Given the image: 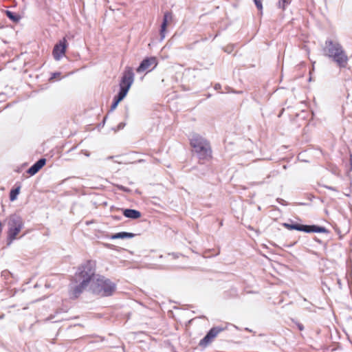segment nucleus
<instances>
[{"label": "nucleus", "mask_w": 352, "mask_h": 352, "mask_svg": "<svg viewBox=\"0 0 352 352\" xmlns=\"http://www.w3.org/2000/svg\"><path fill=\"white\" fill-rule=\"evenodd\" d=\"M192 152L196 155L199 163L204 164L212 160V149L209 140L199 134H194L190 139Z\"/></svg>", "instance_id": "1"}, {"label": "nucleus", "mask_w": 352, "mask_h": 352, "mask_svg": "<svg viewBox=\"0 0 352 352\" xmlns=\"http://www.w3.org/2000/svg\"><path fill=\"white\" fill-rule=\"evenodd\" d=\"M325 56L331 58L340 68H345L348 65L349 58L342 46L338 42L327 41L324 48Z\"/></svg>", "instance_id": "2"}, {"label": "nucleus", "mask_w": 352, "mask_h": 352, "mask_svg": "<svg viewBox=\"0 0 352 352\" xmlns=\"http://www.w3.org/2000/svg\"><path fill=\"white\" fill-rule=\"evenodd\" d=\"M134 80V73L133 68L131 67H126L120 82V91L118 94L114 98L113 102L111 106V110L113 111L117 107L119 102L122 100L126 96L131 85Z\"/></svg>", "instance_id": "3"}, {"label": "nucleus", "mask_w": 352, "mask_h": 352, "mask_svg": "<svg viewBox=\"0 0 352 352\" xmlns=\"http://www.w3.org/2000/svg\"><path fill=\"white\" fill-rule=\"evenodd\" d=\"M93 293L101 297L111 296L116 290V285L109 279L103 276L98 277L94 281L92 286Z\"/></svg>", "instance_id": "4"}, {"label": "nucleus", "mask_w": 352, "mask_h": 352, "mask_svg": "<svg viewBox=\"0 0 352 352\" xmlns=\"http://www.w3.org/2000/svg\"><path fill=\"white\" fill-rule=\"evenodd\" d=\"M96 262L93 261H87L85 263L78 267L76 274V278L79 280H82L84 285H89L90 281L95 276Z\"/></svg>", "instance_id": "5"}, {"label": "nucleus", "mask_w": 352, "mask_h": 352, "mask_svg": "<svg viewBox=\"0 0 352 352\" xmlns=\"http://www.w3.org/2000/svg\"><path fill=\"white\" fill-rule=\"evenodd\" d=\"M8 240L9 243L14 241L23 227L22 219L17 215H11L8 221Z\"/></svg>", "instance_id": "6"}, {"label": "nucleus", "mask_w": 352, "mask_h": 352, "mask_svg": "<svg viewBox=\"0 0 352 352\" xmlns=\"http://www.w3.org/2000/svg\"><path fill=\"white\" fill-rule=\"evenodd\" d=\"M283 227L285 228L292 230H296L298 231H302L305 232H319V233H325L327 232V230L324 227H320L318 226H307L302 225L299 223L290 224L288 223H283Z\"/></svg>", "instance_id": "7"}, {"label": "nucleus", "mask_w": 352, "mask_h": 352, "mask_svg": "<svg viewBox=\"0 0 352 352\" xmlns=\"http://www.w3.org/2000/svg\"><path fill=\"white\" fill-rule=\"evenodd\" d=\"M67 47V42L65 38H63L55 45L52 52V54L55 60H59L65 56Z\"/></svg>", "instance_id": "8"}, {"label": "nucleus", "mask_w": 352, "mask_h": 352, "mask_svg": "<svg viewBox=\"0 0 352 352\" xmlns=\"http://www.w3.org/2000/svg\"><path fill=\"white\" fill-rule=\"evenodd\" d=\"M223 329L220 327L212 328L206 334V336L199 341V345L201 347H206L210 344L213 340L221 333Z\"/></svg>", "instance_id": "9"}, {"label": "nucleus", "mask_w": 352, "mask_h": 352, "mask_svg": "<svg viewBox=\"0 0 352 352\" xmlns=\"http://www.w3.org/2000/svg\"><path fill=\"white\" fill-rule=\"evenodd\" d=\"M152 65H153V67H155L157 65L156 58H146L142 61L136 71L138 73H142L146 70L149 69Z\"/></svg>", "instance_id": "10"}, {"label": "nucleus", "mask_w": 352, "mask_h": 352, "mask_svg": "<svg viewBox=\"0 0 352 352\" xmlns=\"http://www.w3.org/2000/svg\"><path fill=\"white\" fill-rule=\"evenodd\" d=\"M173 16L172 13L170 12H165L164 14L163 22H162V24L161 26V30H160V35H161L162 38H164L165 33L166 31V28L168 25H170L173 22Z\"/></svg>", "instance_id": "11"}, {"label": "nucleus", "mask_w": 352, "mask_h": 352, "mask_svg": "<svg viewBox=\"0 0 352 352\" xmlns=\"http://www.w3.org/2000/svg\"><path fill=\"white\" fill-rule=\"evenodd\" d=\"M45 163L46 160L45 158L40 159L28 170L27 173L30 175H35L45 165Z\"/></svg>", "instance_id": "12"}, {"label": "nucleus", "mask_w": 352, "mask_h": 352, "mask_svg": "<svg viewBox=\"0 0 352 352\" xmlns=\"http://www.w3.org/2000/svg\"><path fill=\"white\" fill-rule=\"evenodd\" d=\"M87 285H84L83 283L80 282V283L73 287L71 291L70 294L72 298H78L80 294L87 287Z\"/></svg>", "instance_id": "13"}, {"label": "nucleus", "mask_w": 352, "mask_h": 352, "mask_svg": "<svg viewBox=\"0 0 352 352\" xmlns=\"http://www.w3.org/2000/svg\"><path fill=\"white\" fill-rule=\"evenodd\" d=\"M123 214L124 217L136 219L141 217V213L138 210H133V209H125L123 210Z\"/></svg>", "instance_id": "14"}, {"label": "nucleus", "mask_w": 352, "mask_h": 352, "mask_svg": "<svg viewBox=\"0 0 352 352\" xmlns=\"http://www.w3.org/2000/svg\"><path fill=\"white\" fill-rule=\"evenodd\" d=\"M135 236L134 234L131 232H122L116 233L109 236V238L111 239H131Z\"/></svg>", "instance_id": "15"}, {"label": "nucleus", "mask_w": 352, "mask_h": 352, "mask_svg": "<svg viewBox=\"0 0 352 352\" xmlns=\"http://www.w3.org/2000/svg\"><path fill=\"white\" fill-rule=\"evenodd\" d=\"M19 192H20V187L19 186L14 189H12L10 192V201H14L16 199Z\"/></svg>", "instance_id": "16"}, {"label": "nucleus", "mask_w": 352, "mask_h": 352, "mask_svg": "<svg viewBox=\"0 0 352 352\" xmlns=\"http://www.w3.org/2000/svg\"><path fill=\"white\" fill-rule=\"evenodd\" d=\"M7 16L12 21L16 22L19 20V16L10 11H6Z\"/></svg>", "instance_id": "17"}, {"label": "nucleus", "mask_w": 352, "mask_h": 352, "mask_svg": "<svg viewBox=\"0 0 352 352\" xmlns=\"http://www.w3.org/2000/svg\"><path fill=\"white\" fill-rule=\"evenodd\" d=\"M54 79H60V73L56 72L52 74L51 78H50V80L53 81Z\"/></svg>", "instance_id": "18"}, {"label": "nucleus", "mask_w": 352, "mask_h": 352, "mask_svg": "<svg viewBox=\"0 0 352 352\" xmlns=\"http://www.w3.org/2000/svg\"><path fill=\"white\" fill-rule=\"evenodd\" d=\"M286 3H287L286 0H278V7L283 10L285 9Z\"/></svg>", "instance_id": "19"}, {"label": "nucleus", "mask_w": 352, "mask_h": 352, "mask_svg": "<svg viewBox=\"0 0 352 352\" xmlns=\"http://www.w3.org/2000/svg\"><path fill=\"white\" fill-rule=\"evenodd\" d=\"M254 3H255L256 8L259 10H261L263 9V5H262L261 0H254Z\"/></svg>", "instance_id": "20"}, {"label": "nucleus", "mask_w": 352, "mask_h": 352, "mask_svg": "<svg viewBox=\"0 0 352 352\" xmlns=\"http://www.w3.org/2000/svg\"><path fill=\"white\" fill-rule=\"evenodd\" d=\"M297 327L300 331H302L304 329V326L300 323H297Z\"/></svg>", "instance_id": "21"}, {"label": "nucleus", "mask_w": 352, "mask_h": 352, "mask_svg": "<svg viewBox=\"0 0 352 352\" xmlns=\"http://www.w3.org/2000/svg\"><path fill=\"white\" fill-rule=\"evenodd\" d=\"M119 188L122 190H124V191L126 190V188L124 187H123V186H120V187H119Z\"/></svg>", "instance_id": "22"}, {"label": "nucleus", "mask_w": 352, "mask_h": 352, "mask_svg": "<svg viewBox=\"0 0 352 352\" xmlns=\"http://www.w3.org/2000/svg\"><path fill=\"white\" fill-rule=\"evenodd\" d=\"M172 256H173L174 258H176V257H177L174 254H172Z\"/></svg>", "instance_id": "23"}]
</instances>
